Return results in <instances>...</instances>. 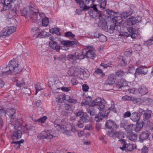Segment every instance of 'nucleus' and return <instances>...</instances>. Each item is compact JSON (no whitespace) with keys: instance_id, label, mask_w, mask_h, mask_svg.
<instances>
[{"instance_id":"1","label":"nucleus","mask_w":153,"mask_h":153,"mask_svg":"<svg viewBox=\"0 0 153 153\" xmlns=\"http://www.w3.org/2000/svg\"><path fill=\"white\" fill-rule=\"evenodd\" d=\"M54 126L61 133L69 135L71 131L75 132L76 130L74 126L68 123H64L60 119H56L54 123Z\"/></svg>"},{"instance_id":"2","label":"nucleus","mask_w":153,"mask_h":153,"mask_svg":"<svg viewBox=\"0 0 153 153\" xmlns=\"http://www.w3.org/2000/svg\"><path fill=\"white\" fill-rule=\"evenodd\" d=\"M19 62L17 60H13L9 62L8 66L3 69L2 76H7L12 74H16L19 73Z\"/></svg>"},{"instance_id":"3","label":"nucleus","mask_w":153,"mask_h":153,"mask_svg":"<svg viewBox=\"0 0 153 153\" xmlns=\"http://www.w3.org/2000/svg\"><path fill=\"white\" fill-rule=\"evenodd\" d=\"M104 16L102 15H100L99 17V22L98 26L104 30L110 33H113L115 30H117L116 28H117L119 26L117 25H111L109 27V28H108L107 25V22H105Z\"/></svg>"},{"instance_id":"4","label":"nucleus","mask_w":153,"mask_h":153,"mask_svg":"<svg viewBox=\"0 0 153 153\" xmlns=\"http://www.w3.org/2000/svg\"><path fill=\"white\" fill-rule=\"evenodd\" d=\"M11 123L14 125L15 131L13 133L12 137L13 139H19L22 136V132L20 130V123L19 121L16 118H12L10 120Z\"/></svg>"},{"instance_id":"5","label":"nucleus","mask_w":153,"mask_h":153,"mask_svg":"<svg viewBox=\"0 0 153 153\" xmlns=\"http://www.w3.org/2000/svg\"><path fill=\"white\" fill-rule=\"evenodd\" d=\"M34 9L32 6L29 7L30 17L33 22H35L37 20H39L45 16L44 13L34 11Z\"/></svg>"},{"instance_id":"6","label":"nucleus","mask_w":153,"mask_h":153,"mask_svg":"<svg viewBox=\"0 0 153 153\" xmlns=\"http://www.w3.org/2000/svg\"><path fill=\"white\" fill-rule=\"evenodd\" d=\"M32 33L34 37L36 38L45 37L47 36V32L37 27L32 29Z\"/></svg>"},{"instance_id":"7","label":"nucleus","mask_w":153,"mask_h":153,"mask_svg":"<svg viewBox=\"0 0 153 153\" xmlns=\"http://www.w3.org/2000/svg\"><path fill=\"white\" fill-rule=\"evenodd\" d=\"M109 14L110 15H111L110 16V17H113L112 18V21L116 25H118L121 23L123 20L120 15L117 16V14L112 10L110 11Z\"/></svg>"},{"instance_id":"8","label":"nucleus","mask_w":153,"mask_h":153,"mask_svg":"<svg viewBox=\"0 0 153 153\" xmlns=\"http://www.w3.org/2000/svg\"><path fill=\"white\" fill-rule=\"evenodd\" d=\"M111 107L107 109H105L104 108L102 109L101 111H100V115L102 117H107L108 114L110 112V111L111 110L114 113L116 112V108H115L114 102L113 101L111 102Z\"/></svg>"},{"instance_id":"9","label":"nucleus","mask_w":153,"mask_h":153,"mask_svg":"<svg viewBox=\"0 0 153 153\" xmlns=\"http://www.w3.org/2000/svg\"><path fill=\"white\" fill-rule=\"evenodd\" d=\"M90 105L92 106H96L99 110L100 111L105 108L104 104L102 102L101 99L100 97L97 98L92 101Z\"/></svg>"},{"instance_id":"10","label":"nucleus","mask_w":153,"mask_h":153,"mask_svg":"<svg viewBox=\"0 0 153 153\" xmlns=\"http://www.w3.org/2000/svg\"><path fill=\"white\" fill-rule=\"evenodd\" d=\"M127 30L129 33L126 32H124L123 33L122 35L126 36H130L131 37L134 39L137 36L138 33V30L137 29L133 30V29L131 27H129L127 28Z\"/></svg>"},{"instance_id":"11","label":"nucleus","mask_w":153,"mask_h":153,"mask_svg":"<svg viewBox=\"0 0 153 153\" xmlns=\"http://www.w3.org/2000/svg\"><path fill=\"white\" fill-rule=\"evenodd\" d=\"M147 68L145 66L141 65L138 66L136 69L134 76L137 77L138 75H146L148 73Z\"/></svg>"},{"instance_id":"12","label":"nucleus","mask_w":153,"mask_h":153,"mask_svg":"<svg viewBox=\"0 0 153 153\" xmlns=\"http://www.w3.org/2000/svg\"><path fill=\"white\" fill-rule=\"evenodd\" d=\"M74 76L82 79L88 76L86 72L79 67H76Z\"/></svg>"},{"instance_id":"13","label":"nucleus","mask_w":153,"mask_h":153,"mask_svg":"<svg viewBox=\"0 0 153 153\" xmlns=\"http://www.w3.org/2000/svg\"><path fill=\"white\" fill-rule=\"evenodd\" d=\"M141 17L138 16L137 19L134 16H131L126 20L125 22L127 25L130 26L135 24L137 22H139L141 20Z\"/></svg>"},{"instance_id":"14","label":"nucleus","mask_w":153,"mask_h":153,"mask_svg":"<svg viewBox=\"0 0 153 153\" xmlns=\"http://www.w3.org/2000/svg\"><path fill=\"white\" fill-rule=\"evenodd\" d=\"M50 130L44 131L39 134L37 135L38 138L39 139L48 138L51 139L53 137Z\"/></svg>"},{"instance_id":"15","label":"nucleus","mask_w":153,"mask_h":153,"mask_svg":"<svg viewBox=\"0 0 153 153\" xmlns=\"http://www.w3.org/2000/svg\"><path fill=\"white\" fill-rule=\"evenodd\" d=\"M16 28L14 26L6 27L4 28L2 31L3 35L4 36H7L16 31Z\"/></svg>"},{"instance_id":"16","label":"nucleus","mask_w":153,"mask_h":153,"mask_svg":"<svg viewBox=\"0 0 153 153\" xmlns=\"http://www.w3.org/2000/svg\"><path fill=\"white\" fill-rule=\"evenodd\" d=\"M49 39L50 40L49 42L50 47L52 49L55 50L56 51L59 52L60 49V45L54 40V39L52 37H50Z\"/></svg>"},{"instance_id":"17","label":"nucleus","mask_w":153,"mask_h":153,"mask_svg":"<svg viewBox=\"0 0 153 153\" xmlns=\"http://www.w3.org/2000/svg\"><path fill=\"white\" fill-rule=\"evenodd\" d=\"M119 126L117 125L113 120H109L106 121L105 127L110 129L115 130L118 128Z\"/></svg>"},{"instance_id":"18","label":"nucleus","mask_w":153,"mask_h":153,"mask_svg":"<svg viewBox=\"0 0 153 153\" xmlns=\"http://www.w3.org/2000/svg\"><path fill=\"white\" fill-rule=\"evenodd\" d=\"M82 53H85L86 57L87 58H91L93 59L96 56V54L93 51L89 50L88 47L83 49L82 50Z\"/></svg>"},{"instance_id":"19","label":"nucleus","mask_w":153,"mask_h":153,"mask_svg":"<svg viewBox=\"0 0 153 153\" xmlns=\"http://www.w3.org/2000/svg\"><path fill=\"white\" fill-rule=\"evenodd\" d=\"M123 142V146L126 147V149L128 151H131L136 148V145L135 144L129 143L126 144L125 140L124 139L122 140Z\"/></svg>"},{"instance_id":"20","label":"nucleus","mask_w":153,"mask_h":153,"mask_svg":"<svg viewBox=\"0 0 153 153\" xmlns=\"http://www.w3.org/2000/svg\"><path fill=\"white\" fill-rule=\"evenodd\" d=\"M116 87L120 88L123 86H127L128 85V83L126 81L123 79L118 80L116 83Z\"/></svg>"},{"instance_id":"21","label":"nucleus","mask_w":153,"mask_h":153,"mask_svg":"<svg viewBox=\"0 0 153 153\" xmlns=\"http://www.w3.org/2000/svg\"><path fill=\"white\" fill-rule=\"evenodd\" d=\"M76 2L79 5L80 7L82 9L83 11H86L91 8L90 7L87 5L86 4H84V1H79V0H75Z\"/></svg>"},{"instance_id":"22","label":"nucleus","mask_w":153,"mask_h":153,"mask_svg":"<svg viewBox=\"0 0 153 153\" xmlns=\"http://www.w3.org/2000/svg\"><path fill=\"white\" fill-rule=\"evenodd\" d=\"M149 134L150 133L147 131L142 132L140 135L139 141L140 142H142L143 141L148 139Z\"/></svg>"},{"instance_id":"23","label":"nucleus","mask_w":153,"mask_h":153,"mask_svg":"<svg viewBox=\"0 0 153 153\" xmlns=\"http://www.w3.org/2000/svg\"><path fill=\"white\" fill-rule=\"evenodd\" d=\"M115 75L114 74H111L106 81V84L109 85H112L114 84L115 80Z\"/></svg>"},{"instance_id":"24","label":"nucleus","mask_w":153,"mask_h":153,"mask_svg":"<svg viewBox=\"0 0 153 153\" xmlns=\"http://www.w3.org/2000/svg\"><path fill=\"white\" fill-rule=\"evenodd\" d=\"M140 116L137 112H133L131 114L130 118L134 122H137L140 119Z\"/></svg>"},{"instance_id":"25","label":"nucleus","mask_w":153,"mask_h":153,"mask_svg":"<svg viewBox=\"0 0 153 153\" xmlns=\"http://www.w3.org/2000/svg\"><path fill=\"white\" fill-rule=\"evenodd\" d=\"M138 91L140 94L143 95L145 94L148 92V90L145 85H142L138 89Z\"/></svg>"},{"instance_id":"26","label":"nucleus","mask_w":153,"mask_h":153,"mask_svg":"<svg viewBox=\"0 0 153 153\" xmlns=\"http://www.w3.org/2000/svg\"><path fill=\"white\" fill-rule=\"evenodd\" d=\"M68 60L72 62L73 64L76 63L77 58L76 56V53L75 55L69 54L67 56Z\"/></svg>"},{"instance_id":"27","label":"nucleus","mask_w":153,"mask_h":153,"mask_svg":"<svg viewBox=\"0 0 153 153\" xmlns=\"http://www.w3.org/2000/svg\"><path fill=\"white\" fill-rule=\"evenodd\" d=\"M142 102L143 105H149L152 103L153 100L151 98L145 97L143 98Z\"/></svg>"},{"instance_id":"28","label":"nucleus","mask_w":153,"mask_h":153,"mask_svg":"<svg viewBox=\"0 0 153 153\" xmlns=\"http://www.w3.org/2000/svg\"><path fill=\"white\" fill-rule=\"evenodd\" d=\"M143 122L137 123L135 125H134V130L135 132H139L141 130L143 126Z\"/></svg>"},{"instance_id":"29","label":"nucleus","mask_w":153,"mask_h":153,"mask_svg":"<svg viewBox=\"0 0 153 153\" xmlns=\"http://www.w3.org/2000/svg\"><path fill=\"white\" fill-rule=\"evenodd\" d=\"M61 43L66 47H70L74 45L75 42L74 41L63 40L61 41Z\"/></svg>"},{"instance_id":"30","label":"nucleus","mask_w":153,"mask_h":153,"mask_svg":"<svg viewBox=\"0 0 153 153\" xmlns=\"http://www.w3.org/2000/svg\"><path fill=\"white\" fill-rule=\"evenodd\" d=\"M92 100V98L91 97L88 96L87 97H86L84 99V101L81 103V105L83 106V105H89V106L90 105V103Z\"/></svg>"},{"instance_id":"31","label":"nucleus","mask_w":153,"mask_h":153,"mask_svg":"<svg viewBox=\"0 0 153 153\" xmlns=\"http://www.w3.org/2000/svg\"><path fill=\"white\" fill-rule=\"evenodd\" d=\"M127 138L131 141H135L137 139V135L132 133H130L127 135Z\"/></svg>"},{"instance_id":"32","label":"nucleus","mask_w":153,"mask_h":153,"mask_svg":"<svg viewBox=\"0 0 153 153\" xmlns=\"http://www.w3.org/2000/svg\"><path fill=\"white\" fill-rule=\"evenodd\" d=\"M77 67L72 66L69 68L68 74L70 76H74Z\"/></svg>"},{"instance_id":"33","label":"nucleus","mask_w":153,"mask_h":153,"mask_svg":"<svg viewBox=\"0 0 153 153\" xmlns=\"http://www.w3.org/2000/svg\"><path fill=\"white\" fill-rule=\"evenodd\" d=\"M16 110L14 109L7 108L6 111V114L10 117H12L13 115L15 113Z\"/></svg>"},{"instance_id":"34","label":"nucleus","mask_w":153,"mask_h":153,"mask_svg":"<svg viewBox=\"0 0 153 153\" xmlns=\"http://www.w3.org/2000/svg\"><path fill=\"white\" fill-rule=\"evenodd\" d=\"M60 30L59 28L56 27L50 29L49 30V32L53 34H55L58 36H60L61 33L59 32Z\"/></svg>"},{"instance_id":"35","label":"nucleus","mask_w":153,"mask_h":153,"mask_svg":"<svg viewBox=\"0 0 153 153\" xmlns=\"http://www.w3.org/2000/svg\"><path fill=\"white\" fill-rule=\"evenodd\" d=\"M134 125L132 124L126 126L125 128V130L128 133L131 132V131L134 130Z\"/></svg>"},{"instance_id":"36","label":"nucleus","mask_w":153,"mask_h":153,"mask_svg":"<svg viewBox=\"0 0 153 153\" xmlns=\"http://www.w3.org/2000/svg\"><path fill=\"white\" fill-rule=\"evenodd\" d=\"M132 13V10H130V11L128 12H124L120 14L121 15L122 19H125L128 17L129 16L131 15Z\"/></svg>"},{"instance_id":"37","label":"nucleus","mask_w":153,"mask_h":153,"mask_svg":"<svg viewBox=\"0 0 153 153\" xmlns=\"http://www.w3.org/2000/svg\"><path fill=\"white\" fill-rule=\"evenodd\" d=\"M28 8H27L25 7L22 9H21L20 10L21 15L25 16V18L27 17L28 14Z\"/></svg>"},{"instance_id":"38","label":"nucleus","mask_w":153,"mask_h":153,"mask_svg":"<svg viewBox=\"0 0 153 153\" xmlns=\"http://www.w3.org/2000/svg\"><path fill=\"white\" fill-rule=\"evenodd\" d=\"M65 99L64 96L62 95H61L56 97V101L58 102L62 103L64 102Z\"/></svg>"},{"instance_id":"39","label":"nucleus","mask_w":153,"mask_h":153,"mask_svg":"<svg viewBox=\"0 0 153 153\" xmlns=\"http://www.w3.org/2000/svg\"><path fill=\"white\" fill-rule=\"evenodd\" d=\"M151 117V114L149 111H147L144 112L143 115V120H147L150 118Z\"/></svg>"},{"instance_id":"40","label":"nucleus","mask_w":153,"mask_h":153,"mask_svg":"<svg viewBox=\"0 0 153 153\" xmlns=\"http://www.w3.org/2000/svg\"><path fill=\"white\" fill-rule=\"evenodd\" d=\"M43 18L42 21V25L44 26H47L48 25L49 23L48 18L45 17V16Z\"/></svg>"},{"instance_id":"41","label":"nucleus","mask_w":153,"mask_h":153,"mask_svg":"<svg viewBox=\"0 0 153 153\" xmlns=\"http://www.w3.org/2000/svg\"><path fill=\"white\" fill-rule=\"evenodd\" d=\"M35 88L36 92L35 93V94L36 95L38 91L42 89L41 84L39 83H37L36 85Z\"/></svg>"},{"instance_id":"42","label":"nucleus","mask_w":153,"mask_h":153,"mask_svg":"<svg viewBox=\"0 0 153 153\" xmlns=\"http://www.w3.org/2000/svg\"><path fill=\"white\" fill-rule=\"evenodd\" d=\"M3 5V8L1 10V11L9 9L11 7V4H6L4 3V1Z\"/></svg>"},{"instance_id":"43","label":"nucleus","mask_w":153,"mask_h":153,"mask_svg":"<svg viewBox=\"0 0 153 153\" xmlns=\"http://www.w3.org/2000/svg\"><path fill=\"white\" fill-rule=\"evenodd\" d=\"M98 38L101 42H105L107 40L106 37L102 34H99V35L98 36Z\"/></svg>"},{"instance_id":"44","label":"nucleus","mask_w":153,"mask_h":153,"mask_svg":"<svg viewBox=\"0 0 153 153\" xmlns=\"http://www.w3.org/2000/svg\"><path fill=\"white\" fill-rule=\"evenodd\" d=\"M76 56L77 60L79 59H82L85 57H86L85 53H76Z\"/></svg>"},{"instance_id":"45","label":"nucleus","mask_w":153,"mask_h":153,"mask_svg":"<svg viewBox=\"0 0 153 153\" xmlns=\"http://www.w3.org/2000/svg\"><path fill=\"white\" fill-rule=\"evenodd\" d=\"M80 120L84 123H86L89 121V117L87 116H83L80 117Z\"/></svg>"},{"instance_id":"46","label":"nucleus","mask_w":153,"mask_h":153,"mask_svg":"<svg viewBox=\"0 0 153 153\" xmlns=\"http://www.w3.org/2000/svg\"><path fill=\"white\" fill-rule=\"evenodd\" d=\"M125 135V134L124 132L122 131H120L118 133L117 135V138L119 139V140H120L122 138L124 137Z\"/></svg>"},{"instance_id":"47","label":"nucleus","mask_w":153,"mask_h":153,"mask_svg":"<svg viewBox=\"0 0 153 153\" xmlns=\"http://www.w3.org/2000/svg\"><path fill=\"white\" fill-rule=\"evenodd\" d=\"M95 1V0H87L85 1V4L91 7L93 5V3Z\"/></svg>"},{"instance_id":"48","label":"nucleus","mask_w":153,"mask_h":153,"mask_svg":"<svg viewBox=\"0 0 153 153\" xmlns=\"http://www.w3.org/2000/svg\"><path fill=\"white\" fill-rule=\"evenodd\" d=\"M47 119V117L44 116L36 120L35 122H39L41 123H44Z\"/></svg>"},{"instance_id":"49","label":"nucleus","mask_w":153,"mask_h":153,"mask_svg":"<svg viewBox=\"0 0 153 153\" xmlns=\"http://www.w3.org/2000/svg\"><path fill=\"white\" fill-rule=\"evenodd\" d=\"M131 97L128 95H125L122 97V100L123 101H131Z\"/></svg>"},{"instance_id":"50","label":"nucleus","mask_w":153,"mask_h":153,"mask_svg":"<svg viewBox=\"0 0 153 153\" xmlns=\"http://www.w3.org/2000/svg\"><path fill=\"white\" fill-rule=\"evenodd\" d=\"M141 100L140 98H137L134 97H131V101L134 103H136L140 102Z\"/></svg>"},{"instance_id":"51","label":"nucleus","mask_w":153,"mask_h":153,"mask_svg":"<svg viewBox=\"0 0 153 153\" xmlns=\"http://www.w3.org/2000/svg\"><path fill=\"white\" fill-rule=\"evenodd\" d=\"M112 62H110L107 64L101 63L100 64V66H102L104 68H107L108 67H111V65H112Z\"/></svg>"},{"instance_id":"52","label":"nucleus","mask_w":153,"mask_h":153,"mask_svg":"<svg viewBox=\"0 0 153 153\" xmlns=\"http://www.w3.org/2000/svg\"><path fill=\"white\" fill-rule=\"evenodd\" d=\"M65 36L66 37H71L73 38L75 36L71 32H67L65 33Z\"/></svg>"},{"instance_id":"53","label":"nucleus","mask_w":153,"mask_h":153,"mask_svg":"<svg viewBox=\"0 0 153 153\" xmlns=\"http://www.w3.org/2000/svg\"><path fill=\"white\" fill-rule=\"evenodd\" d=\"M146 44L147 46L151 45L153 44V38L152 37L146 42Z\"/></svg>"},{"instance_id":"54","label":"nucleus","mask_w":153,"mask_h":153,"mask_svg":"<svg viewBox=\"0 0 153 153\" xmlns=\"http://www.w3.org/2000/svg\"><path fill=\"white\" fill-rule=\"evenodd\" d=\"M25 84V82L23 80L20 81L18 80L16 82V85L19 87H21Z\"/></svg>"},{"instance_id":"55","label":"nucleus","mask_w":153,"mask_h":153,"mask_svg":"<svg viewBox=\"0 0 153 153\" xmlns=\"http://www.w3.org/2000/svg\"><path fill=\"white\" fill-rule=\"evenodd\" d=\"M82 89L84 91H87L89 88V87L88 85L87 84H83L82 85Z\"/></svg>"},{"instance_id":"56","label":"nucleus","mask_w":153,"mask_h":153,"mask_svg":"<svg viewBox=\"0 0 153 153\" xmlns=\"http://www.w3.org/2000/svg\"><path fill=\"white\" fill-rule=\"evenodd\" d=\"M134 70L135 68L134 66L131 65L128 67V73H131L134 72Z\"/></svg>"},{"instance_id":"57","label":"nucleus","mask_w":153,"mask_h":153,"mask_svg":"<svg viewBox=\"0 0 153 153\" xmlns=\"http://www.w3.org/2000/svg\"><path fill=\"white\" fill-rule=\"evenodd\" d=\"M125 74V72H123V71L121 70L119 71L116 73V75L119 76H124Z\"/></svg>"},{"instance_id":"58","label":"nucleus","mask_w":153,"mask_h":153,"mask_svg":"<svg viewBox=\"0 0 153 153\" xmlns=\"http://www.w3.org/2000/svg\"><path fill=\"white\" fill-rule=\"evenodd\" d=\"M131 53L132 51L130 50L128 51H125L124 52V54L125 56L128 58L131 56Z\"/></svg>"},{"instance_id":"59","label":"nucleus","mask_w":153,"mask_h":153,"mask_svg":"<svg viewBox=\"0 0 153 153\" xmlns=\"http://www.w3.org/2000/svg\"><path fill=\"white\" fill-rule=\"evenodd\" d=\"M74 113L77 117L83 114V113L82 111L78 110L75 111Z\"/></svg>"},{"instance_id":"60","label":"nucleus","mask_w":153,"mask_h":153,"mask_svg":"<svg viewBox=\"0 0 153 153\" xmlns=\"http://www.w3.org/2000/svg\"><path fill=\"white\" fill-rule=\"evenodd\" d=\"M95 72L97 74H100L102 76L104 75L102 70L100 68H97L95 71Z\"/></svg>"},{"instance_id":"61","label":"nucleus","mask_w":153,"mask_h":153,"mask_svg":"<svg viewBox=\"0 0 153 153\" xmlns=\"http://www.w3.org/2000/svg\"><path fill=\"white\" fill-rule=\"evenodd\" d=\"M71 83L73 85H76L78 83V82L77 80L73 78L71 79Z\"/></svg>"},{"instance_id":"62","label":"nucleus","mask_w":153,"mask_h":153,"mask_svg":"<svg viewBox=\"0 0 153 153\" xmlns=\"http://www.w3.org/2000/svg\"><path fill=\"white\" fill-rule=\"evenodd\" d=\"M131 114L129 111H127L125 112L123 114V117L125 118H127L131 117Z\"/></svg>"},{"instance_id":"63","label":"nucleus","mask_w":153,"mask_h":153,"mask_svg":"<svg viewBox=\"0 0 153 153\" xmlns=\"http://www.w3.org/2000/svg\"><path fill=\"white\" fill-rule=\"evenodd\" d=\"M61 89L64 92H68L70 90V88L63 87L61 88Z\"/></svg>"},{"instance_id":"64","label":"nucleus","mask_w":153,"mask_h":153,"mask_svg":"<svg viewBox=\"0 0 153 153\" xmlns=\"http://www.w3.org/2000/svg\"><path fill=\"white\" fill-rule=\"evenodd\" d=\"M148 148L146 146H143L142 149L141 153H148Z\"/></svg>"}]
</instances>
